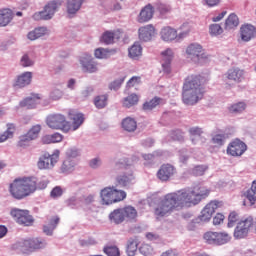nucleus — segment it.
Instances as JSON below:
<instances>
[{"mask_svg":"<svg viewBox=\"0 0 256 256\" xmlns=\"http://www.w3.org/2000/svg\"><path fill=\"white\" fill-rule=\"evenodd\" d=\"M139 242L136 239L130 238L127 242L126 253L128 256H135Z\"/></svg>","mask_w":256,"mask_h":256,"instance_id":"nucleus-38","label":"nucleus"},{"mask_svg":"<svg viewBox=\"0 0 256 256\" xmlns=\"http://www.w3.org/2000/svg\"><path fill=\"white\" fill-rule=\"evenodd\" d=\"M80 199H81V205H83V207H87V205H91V203L95 201V196L90 194L88 196H82L80 197Z\"/></svg>","mask_w":256,"mask_h":256,"instance_id":"nucleus-60","label":"nucleus"},{"mask_svg":"<svg viewBox=\"0 0 256 256\" xmlns=\"http://www.w3.org/2000/svg\"><path fill=\"white\" fill-rule=\"evenodd\" d=\"M59 225V217L55 216L49 220V223L44 225L43 231L46 235H53V231Z\"/></svg>","mask_w":256,"mask_h":256,"instance_id":"nucleus-36","label":"nucleus"},{"mask_svg":"<svg viewBox=\"0 0 256 256\" xmlns=\"http://www.w3.org/2000/svg\"><path fill=\"white\" fill-rule=\"evenodd\" d=\"M211 193L205 186L195 185L166 194L154 206V215L157 219L169 217L174 211L183 207L199 205L203 199H207Z\"/></svg>","mask_w":256,"mask_h":256,"instance_id":"nucleus-1","label":"nucleus"},{"mask_svg":"<svg viewBox=\"0 0 256 256\" xmlns=\"http://www.w3.org/2000/svg\"><path fill=\"white\" fill-rule=\"evenodd\" d=\"M209 33L213 37H217V35H222L223 27H221V25H219V24H211L209 26Z\"/></svg>","mask_w":256,"mask_h":256,"instance_id":"nucleus-51","label":"nucleus"},{"mask_svg":"<svg viewBox=\"0 0 256 256\" xmlns=\"http://www.w3.org/2000/svg\"><path fill=\"white\" fill-rule=\"evenodd\" d=\"M75 167H77V160L65 158L60 167V171L69 175V173H73V171H75Z\"/></svg>","mask_w":256,"mask_h":256,"instance_id":"nucleus-30","label":"nucleus"},{"mask_svg":"<svg viewBox=\"0 0 256 256\" xmlns=\"http://www.w3.org/2000/svg\"><path fill=\"white\" fill-rule=\"evenodd\" d=\"M61 195H63V189L61 186L54 187L50 193V197H52V199H57L61 197Z\"/></svg>","mask_w":256,"mask_h":256,"instance_id":"nucleus-62","label":"nucleus"},{"mask_svg":"<svg viewBox=\"0 0 256 256\" xmlns=\"http://www.w3.org/2000/svg\"><path fill=\"white\" fill-rule=\"evenodd\" d=\"M189 134L191 135V141L194 145L197 144V139H199V137H201V135H203V129L199 128L197 126L195 127H191L189 129Z\"/></svg>","mask_w":256,"mask_h":256,"instance_id":"nucleus-40","label":"nucleus"},{"mask_svg":"<svg viewBox=\"0 0 256 256\" xmlns=\"http://www.w3.org/2000/svg\"><path fill=\"white\" fill-rule=\"evenodd\" d=\"M122 128L128 133H133L137 129V121L131 117L122 120Z\"/></svg>","mask_w":256,"mask_h":256,"instance_id":"nucleus-35","label":"nucleus"},{"mask_svg":"<svg viewBox=\"0 0 256 256\" xmlns=\"http://www.w3.org/2000/svg\"><path fill=\"white\" fill-rule=\"evenodd\" d=\"M175 175V167L171 164H163L157 172L160 181H169Z\"/></svg>","mask_w":256,"mask_h":256,"instance_id":"nucleus-21","label":"nucleus"},{"mask_svg":"<svg viewBox=\"0 0 256 256\" xmlns=\"http://www.w3.org/2000/svg\"><path fill=\"white\" fill-rule=\"evenodd\" d=\"M238 215L236 212H231L229 217H228V227H234L235 223H237Z\"/></svg>","mask_w":256,"mask_h":256,"instance_id":"nucleus-63","label":"nucleus"},{"mask_svg":"<svg viewBox=\"0 0 256 256\" xmlns=\"http://www.w3.org/2000/svg\"><path fill=\"white\" fill-rule=\"evenodd\" d=\"M83 200L80 198H77L75 196L70 197L66 203L68 207H71V209H79V207H83V204H81Z\"/></svg>","mask_w":256,"mask_h":256,"instance_id":"nucleus-45","label":"nucleus"},{"mask_svg":"<svg viewBox=\"0 0 256 256\" xmlns=\"http://www.w3.org/2000/svg\"><path fill=\"white\" fill-rule=\"evenodd\" d=\"M61 97H63V91L59 88H54L50 92V99H52V101H59Z\"/></svg>","mask_w":256,"mask_h":256,"instance_id":"nucleus-58","label":"nucleus"},{"mask_svg":"<svg viewBox=\"0 0 256 256\" xmlns=\"http://www.w3.org/2000/svg\"><path fill=\"white\" fill-rule=\"evenodd\" d=\"M13 21V11L11 9L0 10V27H7Z\"/></svg>","mask_w":256,"mask_h":256,"instance_id":"nucleus-29","label":"nucleus"},{"mask_svg":"<svg viewBox=\"0 0 256 256\" xmlns=\"http://www.w3.org/2000/svg\"><path fill=\"white\" fill-rule=\"evenodd\" d=\"M15 124H7V130L0 135V143H5L7 139H11L13 137V133H15Z\"/></svg>","mask_w":256,"mask_h":256,"instance_id":"nucleus-39","label":"nucleus"},{"mask_svg":"<svg viewBox=\"0 0 256 256\" xmlns=\"http://www.w3.org/2000/svg\"><path fill=\"white\" fill-rule=\"evenodd\" d=\"M205 95L203 77L197 75L188 76L183 84L182 101L184 105H197Z\"/></svg>","mask_w":256,"mask_h":256,"instance_id":"nucleus-3","label":"nucleus"},{"mask_svg":"<svg viewBox=\"0 0 256 256\" xmlns=\"http://www.w3.org/2000/svg\"><path fill=\"white\" fill-rule=\"evenodd\" d=\"M174 57H175V53L171 48H167L166 50L161 52V65H162L163 72L166 75H169L171 73V63Z\"/></svg>","mask_w":256,"mask_h":256,"instance_id":"nucleus-18","label":"nucleus"},{"mask_svg":"<svg viewBox=\"0 0 256 256\" xmlns=\"http://www.w3.org/2000/svg\"><path fill=\"white\" fill-rule=\"evenodd\" d=\"M31 141H33L32 138H30L29 135L24 134V135L20 136L18 145H19V147H27V145H29V143H31Z\"/></svg>","mask_w":256,"mask_h":256,"instance_id":"nucleus-59","label":"nucleus"},{"mask_svg":"<svg viewBox=\"0 0 256 256\" xmlns=\"http://www.w3.org/2000/svg\"><path fill=\"white\" fill-rule=\"evenodd\" d=\"M247 105L245 104V102H238L233 104L230 107V112L231 113H243V111H245Z\"/></svg>","mask_w":256,"mask_h":256,"instance_id":"nucleus-52","label":"nucleus"},{"mask_svg":"<svg viewBox=\"0 0 256 256\" xmlns=\"http://www.w3.org/2000/svg\"><path fill=\"white\" fill-rule=\"evenodd\" d=\"M69 119H71L72 122V129L73 131H77L81 125H83V122L85 121V117H83L82 113H77L75 111H70L68 113Z\"/></svg>","mask_w":256,"mask_h":256,"instance_id":"nucleus-27","label":"nucleus"},{"mask_svg":"<svg viewBox=\"0 0 256 256\" xmlns=\"http://www.w3.org/2000/svg\"><path fill=\"white\" fill-rule=\"evenodd\" d=\"M139 251L144 256H151V255H153V247H151V245H149V244H143L139 248Z\"/></svg>","mask_w":256,"mask_h":256,"instance_id":"nucleus-57","label":"nucleus"},{"mask_svg":"<svg viewBox=\"0 0 256 256\" xmlns=\"http://www.w3.org/2000/svg\"><path fill=\"white\" fill-rule=\"evenodd\" d=\"M226 139L227 136L225 134H216L212 137V143L216 147H222V145H225Z\"/></svg>","mask_w":256,"mask_h":256,"instance_id":"nucleus-48","label":"nucleus"},{"mask_svg":"<svg viewBox=\"0 0 256 256\" xmlns=\"http://www.w3.org/2000/svg\"><path fill=\"white\" fill-rule=\"evenodd\" d=\"M219 205V201H211L201 211V215L192 220V223L195 225L197 223H207L208 221H211V217H213V213L219 209Z\"/></svg>","mask_w":256,"mask_h":256,"instance_id":"nucleus-13","label":"nucleus"},{"mask_svg":"<svg viewBox=\"0 0 256 256\" xmlns=\"http://www.w3.org/2000/svg\"><path fill=\"white\" fill-rule=\"evenodd\" d=\"M161 155H163V152L156 151L153 154H143L142 157L144 161H148V163H145V165H151V163L155 161V157H161Z\"/></svg>","mask_w":256,"mask_h":256,"instance_id":"nucleus-49","label":"nucleus"},{"mask_svg":"<svg viewBox=\"0 0 256 256\" xmlns=\"http://www.w3.org/2000/svg\"><path fill=\"white\" fill-rule=\"evenodd\" d=\"M159 103H161V98L154 97L150 101L145 102L143 104V109H144V111H153V109H155V107H157V105H159Z\"/></svg>","mask_w":256,"mask_h":256,"instance_id":"nucleus-43","label":"nucleus"},{"mask_svg":"<svg viewBox=\"0 0 256 256\" xmlns=\"http://www.w3.org/2000/svg\"><path fill=\"white\" fill-rule=\"evenodd\" d=\"M119 40V32L106 31L101 37V42L105 45H113L115 41Z\"/></svg>","mask_w":256,"mask_h":256,"instance_id":"nucleus-33","label":"nucleus"},{"mask_svg":"<svg viewBox=\"0 0 256 256\" xmlns=\"http://www.w3.org/2000/svg\"><path fill=\"white\" fill-rule=\"evenodd\" d=\"M40 103L41 96L39 94H32L20 102V107H24L25 109H35Z\"/></svg>","mask_w":256,"mask_h":256,"instance_id":"nucleus-24","label":"nucleus"},{"mask_svg":"<svg viewBox=\"0 0 256 256\" xmlns=\"http://www.w3.org/2000/svg\"><path fill=\"white\" fill-rule=\"evenodd\" d=\"M256 37V29L255 26L251 24H244L240 28V38L245 43H249V41L255 39Z\"/></svg>","mask_w":256,"mask_h":256,"instance_id":"nucleus-20","label":"nucleus"},{"mask_svg":"<svg viewBox=\"0 0 256 256\" xmlns=\"http://www.w3.org/2000/svg\"><path fill=\"white\" fill-rule=\"evenodd\" d=\"M61 152L59 150H54L52 154L45 152L42 154L37 162V167L40 170H51L59 161V155Z\"/></svg>","mask_w":256,"mask_h":256,"instance_id":"nucleus-7","label":"nucleus"},{"mask_svg":"<svg viewBox=\"0 0 256 256\" xmlns=\"http://www.w3.org/2000/svg\"><path fill=\"white\" fill-rule=\"evenodd\" d=\"M170 135L173 141H183V132L181 130L172 131Z\"/></svg>","mask_w":256,"mask_h":256,"instance_id":"nucleus-64","label":"nucleus"},{"mask_svg":"<svg viewBox=\"0 0 256 256\" xmlns=\"http://www.w3.org/2000/svg\"><path fill=\"white\" fill-rule=\"evenodd\" d=\"M48 34L49 30L47 29V27H37L34 30L28 32L27 39H29V41H37V39H40V37H45V35Z\"/></svg>","mask_w":256,"mask_h":256,"instance_id":"nucleus-26","label":"nucleus"},{"mask_svg":"<svg viewBox=\"0 0 256 256\" xmlns=\"http://www.w3.org/2000/svg\"><path fill=\"white\" fill-rule=\"evenodd\" d=\"M116 183L120 187L129 188L131 185H135V175H133V171H125L121 175L116 177Z\"/></svg>","mask_w":256,"mask_h":256,"instance_id":"nucleus-19","label":"nucleus"},{"mask_svg":"<svg viewBox=\"0 0 256 256\" xmlns=\"http://www.w3.org/2000/svg\"><path fill=\"white\" fill-rule=\"evenodd\" d=\"M253 217L249 216L237 223L234 229V239H245L254 225Z\"/></svg>","mask_w":256,"mask_h":256,"instance_id":"nucleus-12","label":"nucleus"},{"mask_svg":"<svg viewBox=\"0 0 256 256\" xmlns=\"http://www.w3.org/2000/svg\"><path fill=\"white\" fill-rule=\"evenodd\" d=\"M223 79L226 83V87H231V84L227 81H233L234 83H241L245 79V71L239 68H231L224 75Z\"/></svg>","mask_w":256,"mask_h":256,"instance_id":"nucleus-16","label":"nucleus"},{"mask_svg":"<svg viewBox=\"0 0 256 256\" xmlns=\"http://www.w3.org/2000/svg\"><path fill=\"white\" fill-rule=\"evenodd\" d=\"M83 7V0H66V13L69 17H75Z\"/></svg>","mask_w":256,"mask_h":256,"instance_id":"nucleus-22","label":"nucleus"},{"mask_svg":"<svg viewBox=\"0 0 256 256\" xmlns=\"http://www.w3.org/2000/svg\"><path fill=\"white\" fill-rule=\"evenodd\" d=\"M139 102V96L137 94H131L128 97L124 98L123 105L124 107H133V105H137Z\"/></svg>","mask_w":256,"mask_h":256,"instance_id":"nucleus-44","label":"nucleus"},{"mask_svg":"<svg viewBox=\"0 0 256 256\" xmlns=\"http://www.w3.org/2000/svg\"><path fill=\"white\" fill-rule=\"evenodd\" d=\"M79 63L82 67V71L85 73H97L99 70L97 62L90 54H82L79 58Z\"/></svg>","mask_w":256,"mask_h":256,"instance_id":"nucleus-15","label":"nucleus"},{"mask_svg":"<svg viewBox=\"0 0 256 256\" xmlns=\"http://www.w3.org/2000/svg\"><path fill=\"white\" fill-rule=\"evenodd\" d=\"M239 26V17L235 14H230L225 21V29L226 31H231V29H235Z\"/></svg>","mask_w":256,"mask_h":256,"instance_id":"nucleus-37","label":"nucleus"},{"mask_svg":"<svg viewBox=\"0 0 256 256\" xmlns=\"http://www.w3.org/2000/svg\"><path fill=\"white\" fill-rule=\"evenodd\" d=\"M46 247L47 241L42 238L24 239L14 244V249H16V251H19L20 253H24L26 255H29V253H33L38 249H45Z\"/></svg>","mask_w":256,"mask_h":256,"instance_id":"nucleus-4","label":"nucleus"},{"mask_svg":"<svg viewBox=\"0 0 256 256\" xmlns=\"http://www.w3.org/2000/svg\"><path fill=\"white\" fill-rule=\"evenodd\" d=\"M20 65L22 67H33L34 62L29 55L24 54L20 60Z\"/></svg>","mask_w":256,"mask_h":256,"instance_id":"nucleus-56","label":"nucleus"},{"mask_svg":"<svg viewBox=\"0 0 256 256\" xmlns=\"http://www.w3.org/2000/svg\"><path fill=\"white\" fill-rule=\"evenodd\" d=\"M10 215L18 225H24L25 227H31L33 225V216L29 214L28 210L12 208Z\"/></svg>","mask_w":256,"mask_h":256,"instance_id":"nucleus-14","label":"nucleus"},{"mask_svg":"<svg viewBox=\"0 0 256 256\" xmlns=\"http://www.w3.org/2000/svg\"><path fill=\"white\" fill-rule=\"evenodd\" d=\"M100 199L102 205H113L127 199V192L119 190L116 187H105L100 191Z\"/></svg>","mask_w":256,"mask_h":256,"instance_id":"nucleus-6","label":"nucleus"},{"mask_svg":"<svg viewBox=\"0 0 256 256\" xmlns=\"http://www.w3.org/2000/svg\"><path fill=\"white\" fill-rule=\"evenodd\" d=\"M125 78H118L109 84L110 91H119L121 85H123Z\"/></svg>","mask_w":256,"mask_h":256,"instance_id":"nucleus-53","label":"nucleus"},{"mask_svg":"<svg viewBox=\"0 0 256 256\" xmlns=\"http://www.w3.org/2000/svg\"><path fill=\"white\" fill-rule=\"evenodd\" d=\"M59 7H61V3L52 1L44 7L43 11L34 13L32 18L34 21H41V19L43 21H49V19H53V15L57 13Z\"/></svg>","mask_w":256,"mask_h":256,"instance_id":"nucleus-11","label":"nucleus"},{"mask_svg":"<svg viewBox=\"0 0 256 256\" xmlns=\"http://www.w3.org/2000/svg\"><path fill=\"white\" fill-rule=\"evenodd\" d=\"M125 221H135L137 219V209L133 206H126L122 208Z\"/></svg>","mask_w":256,"mask_h":256,"instance_id":"nucleus-34","label":"nucleus"},{"mask_svg":"<svg viewBox=\"0 0 256 256\" xmlns=\"http://www.w3.org/2000/svg\"><path fill=\"white\" fill-rule=\"evenodd\" d=\"M49 181L47 179L38 182L36 177H24L15 179L9 186V192L14 199H25L37 189H47Z\"/></svg>","mask_w":256,"mask_h":256,"instance_id":"nucleus-2","label":"nucleus"},{"mask_svg":"<svg viewBox=\"0 0 256 256\" xmlns=\"http://www.w3.org/2000/svg\"><path fill=\"white\" fill-rule=\"evenodd\" d=\"M231 239V234L227 232H206L204 234V241H206L208 245H227Z\"/></svg>","mask_w":256,"mask_h":256,"instance_id":"nucleus-9","label":"nucleus"},{"mask_svg":"<svg viewBox=\"0 0 256 256\" xmlns=\"http://www.w3.org/2000/svg\"><path fill=\"white\" fill-rule=\"evenodd\" d=\"M186 58H188L192 63H199L203 59H207V54L205 49L199 43H192L186 48Z\"/></svg>","mask_w":256,"mask_h":256,"instance_id":"nucleus-10","label":"nucleus"},{"mask_svg":"<svg viewBox=\"0 0 256 256\" xmlns=\"http://www.w3.org/2000/svg\"><path fill=\"white\" fill-rule=\"evenodd\" d=\"M39 133H41V125L36 124L30 128L26 135L30 136L32 141H35L39 137Z\"/></svg>","mask_w":256,"mask_h":256,"instance_id":"nucleus-47","label":"nucleus"},{"mask_svg":"<svg viewBox=\"0 0 256 256\" xmlns=\"http://www.w3.org/2000/svg\"><path fill=\"white\" fill-rule=\"evenodd\" d=\"M155 10L151 4L146 5L144 8L141 9L137 21L138 23H147L153 19V14Z\"/></svg>","mask_w":256,"mask_h":256,"instance_id":"nucleus-23","label":"nucleus"},{"mask_svg":"<svg viewBox=\"0 0 256 256\" xmlns=\"http://www.w3.org/2000/svg\"><path fill=\"white\" fill-rule=\"evenodd\" d=\"M101 165H103V161L99 157L93 158L89 161V166L91 169H99Z\"/></svg>","mask_w":256,"mask_h":256,"instance_id":"nucleus-61","label":"nucleus"},{"mask_svg":"<svg viewBox=\"0 0 256 256\" xmlns=\"http://www.w3.org/2000/svg\"><path fill=\"white\" fill-rule=\"evenodd\" d=\"M180 32L177 33V30L175 28H171L170 26L162 28L160 32V37L162 41H165L166 43H171L173 41H176V43H179L185 39L191 32V29L189 28V25L184 24L180 27Z\"/></svg>","mask_w":256,"mask_h":256,"instance_id":"nucleus-5","label":"nucleus"},{"mask_svg":"<svg viewBox=\"0 0 256 256\" xmlns=\"http://www.w3.org/2000/svg\"><path fill=\"white\" fill-rule=\"evenodd\" d=\"M107 95H100L94 99V105L97 109H103L107 107Z\"/></svg>","mask_w":256,"mask_h":256,"instance_id":"nucleus-46","label":"nucleus"},{"mask_svg":"<svg viewBox=\"0 0 256 256\" xmlns=\"http://www.w3.org/2000/svg\"><path fill=\"white\" fill-rule=\"evenodd\" d=\"M65 158L70 159L72 161H77V157L81 155V151L78 148L71 147L66 150Z\"/></svg>","mask_w":256,"mask_h":256,"instance_id":"nucleus-42","label":"nucleus"},{"mask_svg":"<svg viewBox=\"0 0 256 256\" xmlns=\"http://www.w3.org/2000/svg\"><path fill=\"white\" fill-rule=\"evenodd\" d=\"M246 151L247 144L239 139L232 141L227 148L228 155H231L232 157H241V155H243V153Z\"/></svg>","mask_w":256,"mask_h":256,"instance_id":"nucleus-17","label":"nucleus"},{"mask_svg":"<svg viewBox=\"0 0 256 256\" xmlns=\"http://www.w3.org/2000/svg\"><path fill=\"white\" fill-rule=\"evenodd\" d=\"M109 220L115 225H121L125 221V216L123 214V208L115 209L109 214Z\"/></svg>","mask_w":256,"mask_h":256,"instance_id":"nucleus-32","label":"nucleus"},{"mask_svg":"<svg viewBox=\"0 0 256 256\" xmlns=\"http://www.w3.org/2000/svg\"><path fill=\"white\" fill-rule=\"evenodd\" d=\"M33 79V73L31 72H24L19 75L16 79V87H27V85H31V80Z\"/></svg>","mask_w":256,"mask_h":256,"instance_id":"nucleus-28","label":"nucleus"},{"mask_svg":"<svg viewBox=\"0 0 256 256\" xmlns=\"http://www.w3.org/2000/svg\"><path fill=\"white\" fill-rule=\"evenodd\" d=\"M141 55H143V47L139 42H135L129 49H128V56L130 59L137 61Z\"/></svg>","mask_w":256,"mask_h":256,"instance_id":"nucleus-31","label":"nucleus"},{"mask_svg":"<svg viewBox=\"0 0 256 256\" xmlns=\"http://www.w3.org/2000/svg\"><path fill=\"white\" fill-rule=\"evenodd\" d=\"M104 253L108 256H121L119 248L117 246H108L104 248Z\"/></svg>","mask_w":256,"mask_h":256,"instance_id":"nucleus-54","label":"nucleus"},{"mask_svg":"<svg viewBox=\"0 0 256 256\" xmlns=\"http://www.w3.org/2000/svg\"><path fill=\"white\" fill-rule=\"evenodd\" d=\"M138 35L140 41H151L153 35H155V27H153L151 24L140 27L138 30Z\"/></svg>","mask_w":256,"mask_h":256,"instance_id":"nucleus-25","label":"nucleus"},{"mask_svg":"<svg viewBox=\"0 0 256 256\" xmlns=\"http://www.w3.org/2000/svg\"><path fill=\"white\" fill-rule=\"evenodd\" d=\"M96 59H109L110 53L105 48H98L94 51Z\"/></svg>","mask_w":256,"mask_h":256,"instance_id":"nucleus-50","label":"nucleus"},{"mask_svg":"<svg viewBox=\"0 0 256 256\" xmlns=\"http://www.w3.org/2000/svg\"><path fill=\"white\" fill-rule=\"evenodd\" d=\"M206 171H207V166L198 165L192 169V174H194L196 177H201V175H205Z\"/></svg>","mask_w":256,"mask_h":256,"instance_id":"nucleus-55","label":"nucleus"},{"mask_svg":"<svg viewBox=\"0 0 256 256\" xmlns=\"http://www.w3.org/2000/svg\"><path fill=\"white\" fill-rule=\"evenodd\" d=\"M46 124L50 129L61 130L64 133L69 132V122L63 114H52L46 118Z\"/></svg>","mask_w":256,"mask_h":256,"instance_id":"nucleus-8","label":"nucleus"},{"mask_svg":"<svg viewBox=\"0 0 256 256\" xmlns=\"http://www.w3.org/2000/svg\"><path fill=\"white\" fill-rule=\"evenodd\" d=\"M246 199L250 201L251 205H255L256 202V180L253 181L251 189L246 192Z\"/></svg>","mask_w":256,"mask_h":256,"instance_id":"nucleus-41","label":"nucleus"}]
</instances>
